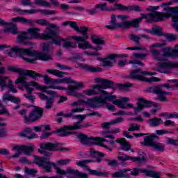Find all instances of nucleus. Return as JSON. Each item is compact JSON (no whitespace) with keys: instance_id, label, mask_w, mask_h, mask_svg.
Instances as JSON below:
<instances>
[{"instance_id":"1","label":"nucleus","mask_w":178,"mask_h":178,"mask_svg":"<svg viewBox=\"0 0 178 178\" xmlns=\"http://www.w3.org/2000/svg\"><path fill=\"white\" fill-rule=\"evenodd\" d=\"M141 17L136 18L131 21L128 20L130 17L128 15H111L110 25H106L108 30H117V29H122L123 30L129 29V27H138L140 23L143 22V19H146V23H157L163 20L168 15L162 13H152L149 14H140Z\"/></svg>"},{"instance_id":"2","label":"nucleus","mask_w":178,"mask_h":178,"mask_svg":"<svg viewBox=\"0 0 178 178\" xmlns=\"http://www.w3.org/2000/svg\"><path fill=\"white\" fill-rule=\"evenodd\" d=\"M0 51H4L8 56L15 58L18 54L24 60L29 63H35L36 60H52V57L44 53H39L31 49H23L19 47H12L10 45L1 44Z\"/></svg>"},{"instance_id":"3","label":"nucleus","mask_w":178,"mask_h":178,"mask_svg":"<svg viewBox=\"0 0 178 178\" xmlns=\"http://www.w3.org/2000/svg\"><path fill=\"white\" fill-rule=\"evenodd\" d=\"M54 86H44L40 85L37 81H31L29 83L24 85L25 90L29 93L33 94V91L35 90H38V91H42V92H47L49 94L51 97L47 100L45 108L51 109L52 108V105L54 104V99L58 97V93L52 90H47L48 88H51L54 90Z\"/></svg>"},{"instance_id":"4","label":"nucleus","mask_w":178,"mask_h":178,"mask_svg":"<svg viewBox=\"0 0 178 178\" xmlns=\"http://www.w3.org/2000/svg\"><path fill=\"white\" fill-rule=\"evenodd\" d=\"M41 29L38 28H30L25 31L19 33L17 41L19 43L24 42V40H48L51 33H48L49 28H46L43 33H40Z\"/></svg>"},{"instance_id":"5","label":"nucleus","mask_w":178,"mask_h":178,"mask_svg":"<svg viewBox=\"0 0 178 178\" xmlns=\"http://www.w3.org/2000/svg\"><path fill=\"white\" fill-rule=\"evenodd\" d=\"M8 72H12L13 73H17L19 74V77H18L15 81V84H23L24 87L26 84H29V83H26V76H29L31 77V79H38V77H42L39 73H37L34 71L22 69L20 67L10 65L8 67Z\"/></svg>"},{"instance_id":"6","label":"nucleus","mask_w":178,"mask_h":178,"mask_svg":"<svg viewBox=\"0 0 178 178\" xmlns=\"http://www.w3.org/2000/svg\"><path fill=\"white\" fill-rule=\"evenodd\" d=\"M119 99H116L115 95H109L108 92L106 94V97L104 98L102 96H95L92 99H88V102L90 104V106L92 108H101L104 106V105H106L108 102H112L113 105H116L118 106L120 104V101Z\"/></svg>"},{"instance_id":"7","label":"nucleus","mask_w":178,"mask_h":178,"mask_svg":"<svg viewBox=\"0 0 178 178\" xmlns=\"http://www.w3.org/2000/svg\"><path fill=\"white\" fill-rule=\"evenodd\" d=\"M173 3V1H168L166 3H163L161 5L159 6H149L147 8H146V10L148 12H154V10H158L159 8H162L163 12H154V13H163L167 17H165L163 20L159 21V22H163L166 20V19H169L170 16H172V15H177L178 13V6L176 7H170V5Z\"/></svg>"},{"instance_id":"8","label":"nucleus","mask_w":178,"mask_h":178,"mask_svg":"<svg viewBox=\"0 0 178 178\" xmlns=\"http://www.w3.org/2000/svg\"><path fill=\"white\" fill-rule=\"evenodd\" d=\"M14 23H22V24H29V26L34 25V20L29 19L23 17H16L12 18L10 22H6L5 20L0 18V26H12L9 30L12 34H18L19 28Z\"/></svg>"},{"instance_id":"9","label":"nucleus","mask_w":178,"mask_h":178,"mask_svg":"<svg viewBox=\"0 0 178 178\" xmlns=\"http://www.w3.org/2000/svg\"><path fill=\"white\" fill-rule=\"evenodd\" d=\"M47 34L51 35L50 37H49L46 40L51 39L54 44H56V45H63V47H64V48H66V49H73V48H76L77 47V45H76V43L72 42L69 39H63L62 38H59V36H58V33H56V31L51 30V28H49Z\"/></svg>"},{"instance_id":"10","label":"nucleus","mask_w":178,"mask_h":178,"mask_svg":"<svg viewBox=\"0 0 178 178\" xmlns=\"http://www.w3.org/2000/svg\"><path fill=\"white\" fill-rule=\"evenodd\" d=\"M95 115H98V112H93L85 115H74L73 119H78L79 121L74 122L73 126H70V130H80L86 127H90V126H91L90 123L85 124L83 122L86 120V118H87V116H95Z\"/></svg>"},{"instance_id":"11","label":"nucleus","mask_w":178,"mask_h":178,"mask_svg":"<svg viewBox=\"0 0 178 178\" xmlns=\"http://www.w3.org/2000/svg\"><path fill=\"white\" fill-rule=\"evenodd\" d=\"M147 74H150L151 76H155L156 74L155 72H148L147 71H141V70L138 69L136 70H134L130 73L131 79H136V80H141L142 81H147V83H154V81H159L158 78L152 77L147 79L144 77V76H147Z\"/></svg>"},{"instance_id":"12","label":"nucleus","mask_w":178,"mask_h":178,"mask_svg":"<svg viewBox=\"0 0 178 178\" xmlns=\"http://www.w3.org/2000/svg\"><path fill=\"white\" fill-rule=\"evenodd\" d=\"M155 138H158V136L155 134L145 137L144 142L142 143V145H147L148 147H151L154 151L163 152V151H165V145L157 142H154Z\"/></svg>"},{"instance_id":"13","label":"nucleus","mask_w":178,"mask_h":178,"mask_svg":"<svg viewBox=\"0 0 178 178\" xmlns=\"http://www.w3.org/2000/svg\"><path fill=\"white\" fill-rule=\"evenodd\" d=\"M136 106L131 103H127L125 106L126 108H131L134 109V113L137 115L138 112H141L144 109V108H150L152 106V102H149L148 100H145L144 98L140 97L136 99Z\"/></svg>"},{"instance_id":"14","label":"nucleus","mask_w":178,"mask_h":178,"mask_svg":"<svg viewBox=\"0 0 178 178\" xmlns=\"http://www.w3.org/2000/svg\"><path fill=\"white\" fill-rule=\"evenodd\" d=\"M163 47H166V42L165 41L153 43L150 46V52L154 60H159L160 62H163V60H165L163 54L160 50L156 49V48H163Z\"/></svg>"},{"instance_id":"15","label":"nucleus","mask_w":178,"mask_h":178,"mask_svg":"<svg viewBox=\"0 0 178 178\" xmlns=\"http://www.w3.org/2000/svg\"><path fill=\"white\" fill-rule=\"evenodd\" d=\"M40 149L38 150L40 154H44V156L49 158L51 154L45 151H62L65 149L67 151V149L59 148V144L54 143H44L40 145Z\"/></svg>"},{"instance_id":"16","label":"nucleus","mask_w":178,"mask_h":178,"mask_svg":"<svg viewBox=\"0 0 178 178\" xmlns=\"http://www.w3.org/2000/svg\"><path fill=\"white\" fill-rule=\"evenodd\" d=\"M94 82L96 83V85H92L90 87L91 88H93V90H98L101 92V94L106 95V90L107 88H109V86L112 84V82L109 80L96 77L94 79Z\"/></svg>"},{"instance_id":"17","label":"nucleus","mask_w":178,"mask_h":178,"mask_svg":"<svg viewBox=\"0 0 178 178\" xmlns=\"http://www.w3.org/2000/svg\"><path fill=\"white\" fill-rule=\"evenodd\" d=\"M34 158L35 163L38 166H42L46 173H51V172H52V166L53 168H56V164L55 163L49 162V159L48 157L40 158L38 156H35Z\"/></svg>"},{"instance_id":"18","label":"nucleus","mask_w":178,"mask_h":178,"mask_svg":"<svg viewBox=\"0 0 178 178\" xmlns=\"http://www.w3.org/2000/svg\"><path fill=\"white\" fill-rule=\"evenodd\" d=\"M42 113H44V110L40 107L34 106L33 110L29 113V115L25 117V123L28 124L38 122L42 117Z\"/></svg>"},{"instance_id":"19","label":"nucleus","mask_w":178,"mask_h":178,"mask_svg":"<svg viewBox=\"0 0 178 178\" xmlns=\"http://www.w3.org/2000/svg\"><path fill=\"white\" fill-rule=\"evenodd\" d=\"M157 67L154 68L155 72H158L159 69H165V73H171L172 69H178V61H163L161 63H157Z\"/></svg>"},{"instance_id":"20","label":"nucleus","mask_w":178,"mask_h":178,"mask_svg":"<svg viewBox=\"0 0 178 178\" xmlns=\"http://www.w3.org/2000/svg\"><path fill=\"white\" fill-rule=\"evenodd\" d=\"M109 140L101 137H88V140L86 145H99L100 147H104L106 149L112 151V149L109 148L108 143Z\"/></svg>"},{"instance_id":"21","label":"nucleus","mask_w":178,"mask_h":178,"mask_svg":"<svg viewBox=\"0 0 178 178\" xmlns=\"http://www.w3.org/2000/svg\"><path fill=\"white\" fill-rule=\"evenodd\" d=\"M1 91L5 88H8L12 92H17V90L13 86V81L9 79V76H0Z\"/></svg>"},{"instance_id":"22","label":"nucleus","mask_w":178,"mask_h":178,"mask_svg":"<svg viewBox=\"0 0 178 178\" xmlns=\"http://www.w3.org/2000/svg\"><path fill=\"white\" fill-rule=\"evenodd\" d=\"M61 26H69L71 29L73 30H75V31H77V33H81L83 34L82 37H84L85 35H88L87 33V31H88V28L86 26H81L79 28V26L77 25V23L73 21H65L61 24Z\"/></svg>"},{"instance_id":"23","label":"nucleus","mask_w":178,"mask_h":178,"mask_svg":"<svg viewBox=\"0 0 178 178\" xmlns=\"http://www.w3.org/2000/svg\"><path fill=\"white\" fill-rule=\"evenodd\" d=\"M72 38L75 41H79V43L78 44V48L79 49H83V51H86V49H92V45L88 42V41H86L87 38H88V35H85L84 37L81 36H72Z\"/></svg>"},{"instance_id":"24","label":"nucleus","mask_w":178,"mask_h":178,"mask_svg":"<svg viewBox=\"0 0 178 178\" xmlns=\"http://www.w3.org/2000/svg\"><path fill=\"white\" fill-rule=\"evenodd\" d=\"M118 58V56L115 54H110L107 56L105 58H102L101 57H97V60H99V62H102V65L105 67H112L114 64L116 63V59Z\"/></svg>"},{"instance_id":"25","label":"nucleus","mask_w":178,"mask_h":178,"mask_svg":"<svg viewBox=\"0 0 178 178\" xmlns=\"http://www.w3.org/2000/svg\"><path fill=\"white\" fill-rule=\"evenodd\" d=\"M164 60L165 58H178V44L175 45V49L172 47H166L162 49Z\"/></svg>"},{"instance_id":"26","label":"nucleus","mask_w":178,"mask_h":178,"mask_svg":"<svg viewBox=\"0 0 178 178\" xmlns=\"http://www.w3.org/2000/svg\"><path fill=\"white\" fill-rule=\"evenodd\" d=\"M134 58L129 60V63L132 65V67L136 69L137 66H144V63L139 59H145L147 58L146 54L134 53Z\"/></svg>"},{"instance_id":"27","label":"nucleus","mask_w":178,"mask_h":178,"mask_svg":"<svg viewBox=\"0 0 178 178\" xmlns=\"http://www.w3.org/2000/svg\"><path fill=\"white\" fill-rule=\"evenodd\" d=\"M118 159L119 161H131V162H137L138 163H143L147 161V157H138V156H134L131 157L127 154H123V156H118Z\"/></svg>"},{"instance_id":"28","label":"nucleus","mask_w":178,"mask_h":178,"mask_svg":"<svg viewBox=\"0 0 178 178\" xmlns=\"http://www.w3.org/2000/svg\"><path fill=\"white\" fill-rule=\"evenodd\" d=\"M115 143L120 144V147L123 151H129L130 148H131V145H130V144L126 141V139L123 138L115 140H108V147L109 145H115Z\"/></svg>"},{"instance_id":"29","label":"nucleus","mask_w":178,"mask_h":178,"mask_svg":"<svg viewBox=\"0 0 178 178\" xmlns=\"http://www.w3.org/2000/svg\"><path fill=\"white\" fill-rule=\"evenodd\" d=\"M114 8H111V9H114L113 10H116V9L119 10H127L129 12L131 10H135L136 12H141V8H140V6H123L121 3H115L114 5Z\"/></svg>"},{"instance_id":"30","label":"nucleus","mask_w":178,"mask_h":178,"mask_svg":"<svg viewBox=\"0 0 178 178\" xmlns=\"http://www.w3.org/2000/svg\"><path fill=\"white\" fill-rule=\"evenodd\" d=\"M34 3L37 6H43L44 8H51V5L56 8L59 6V1L58 0H51V3L47 1V0H34Z\"/></svg>"},{"instance_id":"31","label":"nucleus","mask_w":178,"mask_h":178,"mask_svg":"<svg viewBox=\"0 0 178 178\" xmlns=\"http://www.w3.org/2000/svg\"><path fill=\"white\" fill-rule=\"evenodd\" d=\"M50 88H53L54 90H62L63 91H66L67 95H72V97H75L76 98H83V92L82 93L74 92L75 90H67V88L62 86H50Z\"/></svg>"},{"instance_id":"32","label":"nucleus","mask_w":178,"mask_h":178,"mask_svg":"<svg viewBox=\"0 0 178 178\" xmlns=\"http://www.w3.org/2000/svg\"><path fill=\"white\" fill-rule=\"evenodd\" d=\"M91 40L93 44L97 45V47H94L93 49H95V51H102V45H105V40L97 35H92Z\"/></svg>"},{"instance_id":"33","label":"nucleus","mask_w":178,"mask_h":178,"mask_svg":"<svg viewBox=\"0 0 178 178\" xmlns=\"http://www.w3.org/2000/svg\"><path fill=\"white\" fill-rule=\"evenodd\" d=\"M146 91L147 92H152L153 94H156V95H159L161 94L162 95H170V92H165L162 90V87L160 86H154L151 88H148Z\"/></svg>"},{"instance_id":"34","label":"nucleus","mask_w":178,"mask_h":178,"mask_svg":"<svg viewBox=\"0 0 178 178\" xmlns=\"http://www.w3.org/2000/svg\"><path fill=\"white\" fill-rule=\"evenodd\" d=\"M31 131H33L31 128H25L23 131L19 133V136L20 137H25L26 138H29V139L38 138V135H37V134L33 133L30 134Z\"/></svg>"},{"instance_id":"35","label":"nucleus","mask_w":178,"mask_h":178,"mask_svg":"<svg viewBox=\"0 0 178 178\" xmlns=\"http://www.w3.org/2000/svg\"><path fill=\"white\" fill-rule=\"evenodd\" d=\"M24 147H25L24 145H15L13 147V149L14 151H16L17 152L13 155L9 156L8 158L10 159H16L19 158V156H20V154L22 152H24V149H25Z\"/></svg>"},{"instance_id":"36","label":"nucleus","mask_w":178,"mask_h":178,"mask_svg":"<svg viewBox=\"0 0 178 178\" xmlns=\"http://www.w3.org/2000/svg\"><path fill=\"white\" fill-rule=\"evenodd\" d=\"M56 10H42V9H31V15H35V13H41L44 16H49L51 15H55L57 13Z\"/></svg>"},{"instance_id":"37","label":"nucleus","mask_w":178,"mask_h":178,"mask_svg":"<svg viewBox=\"0 0 178 178\" xmlns=\"http://www.w3.org/2000/svg\"><path fill=\"white\" fill-rule=\"evenodd\" d=\"M65 172L66 175H76L79 178H88V174L80 172L79 170L67 168Z\"/></svg>"},{"instance_id":"38","label":"nucleus","mask_w":178,"mask_h":178,"mask_svg":"<svg viewBox=\"0 0 178 178\" xmlns=\"http://www.w3.org/2000/svg\"><path fill=\"white\" fill-rule=\"evenodd\" d=\"M35 21H33V23ZM37 24H40V26H47V27H51V29H56V30H59V26L56 24H51L49 22H47L45 19H40L35 21Z\"/></svg>"},{"instance_id":"39","label":"nucleus","mask_w":178,"mask_h":178,"mask_svg":"<svg viewBox=\"0 0 178 178\" xmlns=\"http://www.w3.org/2000/svg\"><path fill=\"white\" fill-rule=\"evenodd\" d=\"M74 84L76 83V81H73L70 78H63L62 79H53V84H51L50 86H54V87H62V86H55L54 84Z\"/></svg>"},{"instance_id":"40","label":"nucleus","mask_w":178,"mask_h":178,"mask_svg":"<svg viewBox=\"0 0 178 178\" xmlns=\"http://www.w3.org/2000/svg\"><path fill=\"white\" fill-rule=\"evenodd\" d=\"M70 126H67V127H64L63 128L58 129L56 131V133H57V134H58L60 137H65L66 136H70V134H74L73 132H71L69 131L70 130Z\"/></svg>"},{"instance_id":"41","label":"nucleus","mask_w":178,"mask_h":178,"mask_svg":"<svg viewBox=\"0 0 178 178\" xmlns=\"http://www.w3.org/2000/svg\"><path fill=\"white\" fill-rule=\"evenodd\" d=\"M147 123L150 127H157L159 124H162L163 121H162L161 118L154 117V118L149 119Z\"/></svg>"},{"instance_id":"42","label":"nucleus","mask_w":178,"mask_h":178,"mask_svg":"<svg viewBox=\"0 0 178 178\" xmlns=\"http://www.w3.org/2000/svg\"><path fill=\"white\" fill-rule=\"evenodd\" d=\"M82 67L85 69L87 72H90L91 73H98L102 72V69L99 67H94L88 65H83Z\"/></svg>"},{"instance_id":"43","label":"nucleus","mask_w":178,"mask_h":178,"mask_svg":"<svg viewBox=\"0 0 178 178\" xmlns=\"http://www.w3.org/2000/svg\"><path fill=\"white\" fill-rule=\"evenodd\" d=\"M130 168H124L123 170H120L119 171H117L113 174H111V176L114 178H119V177H126V173L127 172H130Z\"/></svg>"},{"instance_id":"44","label":"nucleus","mask_w":178,"mask_h":178,"mask_svg":"<svg viewBox=\"0 0 178 178\" xmlns=\"http://www.w3.org/2000/svg\"><path fill=\"white\" fill-rule=\"evenodd\" d=\"M83 111H84V108L79 107V108H73L71 110L70 113H68L64 115V118H72L74 116L75 113H79L80 112H83Z\"/></svg>"},{"instance_id":"45","label":"nucleus","mask_w":178,"mask_h":178,"mask_svg":"<svg viewBox=\"0 0 178 178\" xmlns=\"http://www.w3.org/2000/svg\"><path fill=\"white\" fill-rule=\"evenodd\" d=\"M118 101H120V105H118V108H121V109H127V107H126V104H124L123 102H130V98L122 97L118 99Z\"/></svg>"},{"instance_id":"46","label":"nucleus","mask_w":178,"mask_h":178,"mask_svg":"<svg viewBox=\"0 0 178 178\" xmlns=\"http://www.w3.org/2000/svg\"><path fill=\"white\" fill-rule=\"evenodd\" d=\"M96 8L99 9V10H102V12H106L108 10H115V9H111V8H108V3H106L97 4Z\"/></svg>"},{"instance_id":"47","label":"nucleus","mask_w":178,"mask_h":178,"mask_svg":"<svg viewBox=\"0 0 178 178\" xmlns=\"http://www.w3.org/2000/svg\"><path fill=\"white\" fill-rule=\"evenodd\" d=\"M74 134L79 138V140H80L82 144H86L87 140H88V136L83 134H77L76 132H74Z\"/></svg>"},{"instance_id":"48","label":"nucleus","mask_w":178,"mask_h":178,"mask_svg":"<svg viewBox=\"0 0 178 178\" xmlns=\"http://www.w3.org/2000/svg\"><path fill=\"white\" fill-rule=\"evenodd\" d=\"M46 72L47 73H49V74H54V76H56L57 77H62V76L65 74V72L54 69H48L46 70Z\"/></svg>"},{"instance_id":"49","label":"nucleus","mask_w":178,"mask_h":178,"mask_svg":"<svg viewBox=\"0 0 178 178\" xmlns=\"http://www.w3.org/2000/svg\"><path fill=\"white\" fill-rule=\"evenodd\" d=\"M91 162H92V160H82L80 161H76V164L77 165V166L84 168V170H87L86 168H88V166L86 164L91 163Z\"/></svg>"},{"instance_id":"50","label":"nucleus","mask_w":178,"mask_h":178,"mask_svg":"<svg viewBox=\"0 0 178 178\" xmlns=\"http://www.w3.org/2000/svg\"><path fill=\"white\" fill-rule=\"evenodd\" d=\"M131 40H132V41H135L136 42H138V41H140V40H141L142 38H149L147 35H131L130 36Z\"/></svg>"},{"instance_id":"51","label":"nucleus","mask_w":178,"mask_h":178,"mask_svg":"<svg viewBox=\"0 0 178 178\" xmlns=\"http://www.w3.org/2000/svg\"><path fill=\"white\" fill-rule=\"evenodd\" d=\"M24 149V153L25 155H31L33 152H34V149L35 148L34 145H29L28 146H25Z\"/></svg>"},{"instance_id":"52","label":"nucleus","mask_w":178,"mask_h":178,"mask_svg":"<svg viewBox=\"0 0 178 178\" xmlns=\"http://www.w3.org/2000/svg\"><path fill=\"white\" fill-rule=\"evenodd\" d=\"M145 175L154 178H161V173L148 170H146Z\"/></svg>"},{"instance_id":"53","label":"nucleus","mask_w":178,"mask_h":178,"mask_svg":"<svg viewBox=\"0 0 178 178\" xmlns=\"http://www.w3.org/2000/svg\"><path fill=\"white\" fill-rule=\"evenodd\" d=\"M146 170H145V169L135 168L131 172V176H138V175H140V173H144L145 175Z\"/></svg>"},{"instance_id":"54","label":"nucleus","mask_w":178,"mask_h":178,"mask_svg":"<svg viewBox=\"0 0 178 178\" xmlns=\"http://www.w3.org/2000/svg\"><path fill=\"white\" fill-rule=\"evenodd\" d=\"M84 87L83 82L76 83L75 86H69L67 90H77Z\"/></svg>"},{"instance_id":"55","label":"nucleus","mask_w":178,"mask_h":178,"mask_svg":"<svg viewBox=\"0 0 178 178\" xmlns=\"http://www.w3.org/2000/svg\"><path fill=\"white\" fill-rule=\"evenodd\" d=\"M83 94L84 95H87L88 97H91V95H97L98 92L95 90V89H88L83 91Z\"/></svg>"},{"instance_id":"56","label":"nucleus","mask_w":178,"mask_h":178,"mask_svg":"<svg viewBox=\"0 0 178 178\" xmlns=\"http://www.w3.org/2000/svg\"><path fill=\"white\" fill-rule=\"evenodd\" d=\"M14 12H17V13H19L20 15H31V10H22L19 8H14Z\"/></svg>"},{"instance_id":"57","label":"nucleus","mask_w":178,"mask_h":178,"mask_svg":"<svg viewBox=\"0 0 178 178\" xmlns=\"http://www.w3.org/2000/svg\"><path fill=\"white\" fill-rule=\"evenodd\" d=\"M81 104H89L90 106H91V103H89L88 100H87V102L84 100H79L78 102H74L71 104V106H72V108H76L77 106H80Z\"/></svg>"},{"instance_id":"58","label":"nucleus","mask_w":178,"mask_h":178,"mask_svg":"<svg viewBox=\"0 0 178 178\" xmlns=\"http://www.w3.org/2000/svg\"><path fill=\"white\" fill-rule=\"evenodd\" d=\"M151 34H156V35H161L162 33V28L159 26H154L150 31Z\"/></svg>"},{"instance_id":"59","label":"nucleus","mask_w":178,"mask_h":178,"mask_svg":"<svg viewBox=\"0 0 178 178\" xmlns=\"http://www.w3.org/2000/svg\"><path fill=\"white\" fill-rule=\"evenodd\" d=\"M140 129V125L137 124H130L129 128L128 129V131H136L137 130H139Z\"/></svg>"},{"instance_id":"60","label":"nucleus","mask_w":178,"mask_h":178,"mask_svg":"<svg viewBox=\"0 0 178 178\" xmlns=\"http://www.w3.org/2000/svg\"><path fill=\"white\" fill-rule=\"evenodd\" d=\"M106 163L111 168H116L119 165V163L115 160H106Z\"/></svg>"},{"instance_id":"61","label":"nucleus","mask_w":178,"mask_h":178,"mask_svg":"<svg viewBox=\"0 0 178 178\" xmlns=\"http://www.w3.org/2000/svg\"><path fill=\"white\" fill-rule=\"evenodd\" d=\"M161 108L162 106H161V104H155L154 108L150 111L151 115H153V116H155V115H156V112H158V109H161Z\"/></svg>"},{"instance_id":"62","label":"nucleus","mask_w":178,"mask_h":178,"mask_svg":"<svg viewBox=\"0 0 178 178\" xmlns=\"http://www.w3.org/2000/svg\"><path fill=\"white\" fill-rule=\"evenodd\" d=\"M165 143H166V144H170L171 145H177L178 146V140H175L172 138H166Z\"/></svg>"},{"instance_id":"63","label":"nucleus","mask_w":178,"mask_h":178,"mask_svg":"<svg viewBox=\"0 0 178 178\" xmlns=\"http://www.w3.org/2000/svg\"><path fill=\"white\" fill-rule=\"evenodd\" d=\"M58 165H60V166H65L66 165H69L70 163V160L69 159H61L57 161Z\"/></svg>"},{"instance_id":"64","label":"nucleus","mask_w":178,"mask_h":178,"mask_svg":"<svg viewBox=\"0 0 178 178\" xmlns=\"http://www.w3.org/2000/svg\"><path fill=\"white\" fill-rule=\"evenodd\" d=\"M124 119L122 117H118L113 120H111L112 124H119V123H122L124 122Z\"/></svg>"}]
</instances>
